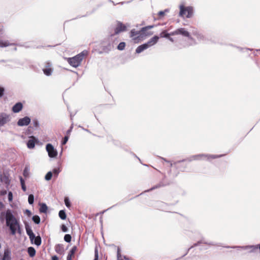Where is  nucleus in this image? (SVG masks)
Instances as JSON below:
<instances>
[{"mask_svg": "<svg viewBox=\"0 0 260 260\" xmlns=\"http://www.w3.org/2000/svg\"><path fill=\"white\" fill-rule=\"evenodd\" d=\"M26 233L29 236V238L30 239V240L31 242H33L34 238H35V235L33 233L31 229H26Z\"/></svg>", "mask_w": 260, "mask_h": 260, "instance_id": "18", "label": "nucleus"}, {"mask_svg": "<svg viewBox=\"0 0 260 260\" xmlns=\"http://www.w3.org/2000/svg\"><path fill=\"white\" fill-rule=\"evenodd\" d=\"M34 125L36 127H38L39 126V123L38 122V121L37 120H35L34 121Z\"/></svg>", "mask_w": 260, "mask_h": 260, "instance_id": "46", "label": "nucleus"}, {"mask_svg": "<svg viewBox=\"0 0 260 260\" xmlns=\"http://www.w3.org/2000/svg\"><path fill=\"white\" fill-rule=\"evenodd\" d=\"M77 248L76 246H73L70 250L67 257V260H72V257L74 256L75 253L77 251Z\"/></svg>", "mask_w": 260, "mask_h": 260, "instance_id": "16", "label": "nucleus"}, {"mask_svg": "<svg viewBox=\"0 0 260 260\" xmlns=\"http://www.w3.org/2000/svg\"><path fill=\"white\" fill-rule=\"evenodd\" d=\"M154 27V25H148L145 27H142L139 31L136 30L135 29H132L131 31V37H134L136 36H138L136 38H134V40H136L139 37H145L149 36L153 34V32L145 33V31L148 30Z\"/></svg>", "mask_w": 260, "mask_h": 260, "instance_id": "2", "label": "nucleus"}, {"mask_svg": "<svg viewBox=\"0 0 260 260\" xmlns=\"http://www.w3.org/2000/svg\"><path fill=\"white\" fill-rule=\"evenodd\" d=\"M179 16L183 18H190L193 14V9L192 7H185L183 4L179 6Z\"/></svg>", "mask_w": 260, "mask_h": 260, "instance_id": "4", "label": "nucleus"}, {"mask_svg": "<svg viewBox=\"0 0 260 260\" xmlns=\"http://www.w3.org/2000/svg\"><path fill=\"white\" fill-rule=\"evenodd\" d=\"M23 175L25 177H27L28 176V172L26 168L23 171Z\"/></svg>", "mask_w": 260, "mask_h": 260, "instance_id": "42", "label": "nucleus"}, {"mask_svg": "<svg viewBox=\"0 0 260 260\" xmlns=\"http://www.w3.org/2000/svg\"><path fill=\"white\" fill-rule=\"evenodd\" d=\"M86 55V52L82 51L77 55L67 58L68 63L72 67L77 68L79 66L84 57Z\"/></svg>", "mask_w": 260, "mask_h": 260, "instance_id": "3", "label": "nucleus"}, {"mask_svg": "<svg viewBox=\"0 0 260 260\" xmlns=\"http://www.w3.org/2000/svg\"><path fill=\"white\" fill-rule=\"evenodd\" d=\"M64 203L66 206L68 208H70L71 207V203L68 198L66 197L64 198Z\"/></svg>", "mask_w": 260, "mask_h": 260, "instance_id": "32", "label": "nucleus"}, {"mask_svg": "<svg viewBox=\"0 0 260 260\" xmlns=\"http://www.w3.org/2000/svg\"><path fill=\"white\" fill-rule=\"evenodd\" d=\"M64 240L67 242H70L71 241V236L69 234H66L64 237Z\"/></svg>", "mask_w": 260, "mask_h": 260, "instance_id": "34", "label": "nucleus"}, {"mask_svg": "<svg viewBox=\"0 0 260 260\" xmlns=\"http://www.w3.org/2000/svg\"><path fill=\"white\" fill-rule=\"evenodd\" d=\"M9 182H10V180H9L8 178V177H6L5 183L6 184H9Z\"/></svg>", "mask_w": 260, "mask_h": 260, "instance_id": "47", "label": "nucleus"}, {"mask_svg": "<svg viewBox=\"0 0 260 260\" xmlns=\"http://www.w3.org/2000/svg\"><path fill=\"white\" fill-rule=\"evenodd\" d=\"M126 27L121 22L118 21L117 23L116 27L114 28V32L113 35L118 34L119 33L126 30ZM111 36H113L112 35Z\"/></svg>", "mask_w": 260, "mask_h": 260, "instance_id": "9", "label": "nucleus"}, {"mask_svg": "<svg viewBox=\"0 0 260 260\" xmlns=\"http://www.w3.org/2000/svg\"><path fill=\"white\" fill-rule=\"evenodd\" d=\"M188 38L189 41H190V45H195L197 44V42L196 40L191 36L190 33L189 32V36H186Z\"/></svg>", "mask_w": 260, "mask_h": 260, "instance_id": "22", "label": "nucleus"}, {"mask_svg": "<svg viewBox=\"0 0 260 260\" xmlns=\"http://www.w3.org/2000/svg\"><path fill=\"white\" fill-rule=\"evenodd\" d=\"M10 45V43L8 41H3L2 40H0V47H7Z\"/></svg>", "mask_w": 260, "mask_h": 260, "instance_id": "24", "label": "nucleus"}, {"mask_svg": "<svg viewBox=\"0 0 260 260\" xmlns=\"http://www.w3.org/2000/svg\"><path fill=\"white\" fill-rule=\"evenodd\" d=\"M159 187V186H153V187H152L151 189H149V190H152L155 188H157Z\"/></svg>", "mask_w": 260, "mask_h": 260, "instance_id": "48", "label": "nucleus"}, {"mask_svg": "<svg viewBox=\"0 0 260 260\" xmlns=\"http://www.w3.org/2000/svg\"><path fill=\"white\" fill-rule=\"evenodd\" d=\"M52 260H58V258L57 256L54 255L52 257Z\"/></svg>", "mask_w": 260, "mask_h": 260, "instance_id": "45", "label": "nucleus"}, {"mask_svg": "<svg viewBox=\"0 0 260 260\" xmlns=\"http://www.w3.org/2000/svg\"><path fill=\"white\" fill-rule=\"evenodd\" d=\"M59 216L61 219H65L66 218V214L64 210H60L59 212Z\"/></svg>", "mask_w": 260, "mask_h": 260, "instance_id": "25", "label": "nucleus"}, {"mask_svg": "<svg viewBox=\"0 0 260 260\" xmlns=\"http://www.w3.org/2000/svg\"><path fill=\"white\" fill-rule=\"evenodd\" d=\"M151 32V31H147V30L145 31V33Z\"/></svg>", "mask_w": 260, "mask_h": 260, "instance_id": "56", "label": "nucleus"}, {"mask_svg": "<svg viewBox=\"0 0 260 260\" xmlns=\"http://www.w3.org/2000/svg\"><path fill=\"white\" fill-rule=\"evenodd\" d=\"M170 166H171V167L172 166V163H170Z\"/></svg>", "mask_w": 260, "mask_h": 260, "instance_id": "57", "label": "nucleus"}, {"mask_svg": "<svg viewBox=\"0 0 260 260\" xmlns=\"http://www.w3.org/2000/svg\"><path fill=\"white\" fill-rule=\"evenodd\" d=\"M158 39L159 37L157 36L153 37L147 43L139 46L136 50V52L137 53L142 52L144 50L155 44L158 42Z\"/></svg>", "mask_w": 260, "mask_h": 260, "instance_id": "5", "label": "nucleus"}, {"mask_svg": "<svg viewBox=\"0 0 260 260\" xmlns=\"http://www.w3.org/2000/svg\"><path fill=\"white\" fill-rule=\"evenodd\" d=\"M73 128V124L70 126V127L69 128V129L67 131V133H66V136H69V137L70 136V134L72 131V129Z\"/></svg>", "mask_w": 260, "mask_h": 260, "instance_id": "40", "label": "nucleus"}, {"mask_svg": "<svg viewBox=\"0 0 260 260\" xmlns=\"http://www.w3.org/2000/svg\"><path fill=\"white\" fill-rule=\"evenodd\" d=\"M10 120L11 116L9 114L5 113H0V127L4 126Z\"/></svg>", "mask_w": 260, "mask_h": 260, "instance_id": "6", "label": "nucleus"}, {"mask_svg": "<svg viewBox=\"0 0 260 260\" xmlns=\"http://www.w3.org/2000/svg\"><path fill=\"white\" fill-rule=\"evenodd\" d=\"M6 193V191H5V192H4V193Z\"/></svg>", "mask_w": 260, "mask_h": 260, "instance_id": "59", "label": "nucleus"}, {"mask_svg": "<svg viewBox=\"0 0 260 260\" xmlns=\"http://www.w3.org/2000/svg\"><path fill=\"white\" fill-rule=\"evenodd\" d=\"M22 104L20 102H18L13 106L12 111L14 113H18L22 109Z\"/></svg>", "mask_w": 260, "mask_h": 260, "instance_id": "13", "label": "nucleus"}, {"mask_svg": "<svg viewBox=\"0 0 260 260\" xmlns=\"http://www.w3.org/2000/svg\"><path fill=\"white\" fill-rule=\"evenodd\" d=\"M162 159L164 160H165V161H167V162H170V161H169L167 160L166 158H162Z\"/></svg>", "mask_w": 260, "mask_h": 260, "instance_id": "54", "label": "nucleus"}, {"mask_svg": "<svg viewBox=\"0 0 260 260\" xmlns=\"http://www.w3.org/2000/svg\"><path fill=\"white\" fill-rule=\"evenodd\" d=\"M167 38L169 39V40L170 41H171V42H174V40L172 38H171L170 36H169V37H168Z\"/></svg>", "mask_w": 260, "mask_h": 260, "instance_id": "50", "label": "nucleus"}, {"mask_svg": "<svg viewBox=\"0 0 260 260\" xmlns=\"http://www.w3.org/2000/svg\"><path fill=\"white\" fill-rule=\"evenodd\" d=\"M34 201V195L31 194L28 196V202L29 204H32Z\"/></svg>", "mask_w": 260, "mask_h": 260, "instance_id": "30", "label": "nucleus"}, {"mask_svg": "<svg viewBox=\"0 0 260 260\" xmlns=\"http://www.w3.org/2000/svg\"><path fill=\"white\" fill-rule=\"evenodd\" d=\"M30 122V118L27 116H25L22 118H20L17 122V125L20 126L28 125Z\"/></svg>", "mask_w": 260, "mask_h": 260, "instance_id": "10", "label": "nucleus"}, {"mask_svg": "<svg viewBox=\"0 0 260 260\" xmlns=\"http://www.w3.org/2000/svg\"><path fill=\"white\" fill-rule=\"evenodd\" d=\"M61 228H67L66 225H64V224H62L61 226Z\"/></svg>", "mask_w": 260, "mask_h": 260, "instance_id": "55", "label": "nucleus"}, {"mask_svg": "<svg viewBox=\"0 0 260 260\" xmlns=\"http://www.w3.org/2000/svg\"><path fill=\"white\" fill-rule=\"evenodd\" d=\"M69 138V136H64V137L63 138V139L62 141V145H64L66 144V143L68 141Z\"/></svg>", "mask_w": 260, "mask_h": 260, "instance_id": "37", "label": "nucleus"}, {"mask_svg": "<svg viewBox=\"0 0 260 260\" xmlns=\"http://www.w3.org/2000/svg\"><path fill=\"white\" fill-rule=\"evenodd\" d=\"M13 199V194L11 191L9 192L8 193V200L9 202H11Z\"/></svg>", "mask_w": 260, "mask_h": 260, "instance_id": "41", "label": "nucleus"}, {"mask_svg": "<svg viewBox=\"0 0 260 260\" xmlns=\"http://www.w3.org/2000/svg\"><path fill=\"white\" fill-rule=\"evenodd\" d=\"M60 171H59V169H54L53 170V173L54 174V175L55 176H56V177L58 176L59 173Z\"/></svg>", "mask_w": 260, "mask_h": 260, "instance_id": "39", "label": "nucleus"}, {"mask_svg": "<svg viewBox=\"0 0 260 260\" xmlns=\"http://www.w3.org/2000/svg\"><path fill=\"white\" fill-rule=\"evenodd\" d=\"M99 255H98V248L97 246L95 247L94 248V260H98Z\"/></svg>", "mask_w": 260, "mask_h": 260, "instance_id": "33", "label": "nucleus"}, {"mask_svg": "<svg viewBox=\"0 0 260 260\" xmlns=\"http://www.w3.org/2000/svg\"><path fill=\"white\" fill-rule=\"evenodd\" d=\"M26 212L27 213L28 216H30L31 215V212L29 210H26Z\"/></svg>", "mask_w": 260, "mask_h": 260, "instance_id": "51", "label": "nucleus"}, {"mask_svg": "<svg viewBox=\"0 0 260 260\" xmlns=\"http://www.w3.org/2000/svg\"><path fill=\"white\" fill-rule=\"evenodd\" d=\"M5 89L4 87H0V98H2L4 94Z\"/></svg>", "mask_w": 260, "mask_h": 260, "instance_id": "43", "label": "nucleus"}, {"mask_svg": "<svg viewBox=\"0 0 260 260\" xmlns=\"http://www.w3.org/2000/svg\"><path fill=\"white\" fill-rule=\"evenodd\" d=\"M125 46V43L124 42H121L118 44L117 46V49L119 50H123L124 49Z\"/></svg>", "mask_w": 260, "mask_h": 260, "instance_id": "29", "label": "nucleus"}, {"mask_svg": "<svg viewBox=\"0 0 260 260\" xmlns=\"http://www.w3.org/2000/svg\"><path fill=\"white\" fill-rule=\"evenodd\" d=\"M170 36H171V33H167L166 30H164L160 34V37L161 38H168Z\"/></svg>", "mask_w": 260, "mask_h": 260, "instance_id": "26", "label": "nucleus"}, {"mask_svg": "<svg viewBox=\"0 0 260 260\" xmlns=\"http://www.w3.org/2000/svg\"><path fill=\"white\" fill-rule=\"evenodd\" d=\"M19 179H20V183H21V187H22V189L24 191H25L26 190V186L25 185V181L22 178V177L21 176H20L19 177Z\"/></svg>", "mask_w": 260, "mask_h": 260, "instance_id": "23", "label": "nucleus"}, {"mask_svg": "<svg viewBox=\"0 0 260 260\" xmlns=\"http://www.w3.org/2000/svg\"><path fill=\"white\" fill-rule=\"evenodd\" d=\"M189 32L187 31L185 28H179L171 32V35L175 36L180 35L183 37H186V36H189Z\"/></svg>", "mask_w": 260, "mask_h": 260, "instance_id": "7", "label": "nucleus"}, {"mask_svg": "<svg viewBox=\"0 0 260 260\" xmlns=\"http://www.w3.org/2000/svg\"><path fill=\"white\" fill-rule=\"evenodd\" d=\"M6 193V191H5V192H4V193Z\"/></svg>", "mask_w": 260, "mask_h": 260, "instance_id": "58", "label": "nucleus"}, {"mask_svg": "<svg viewBox=\"0 0 260 260\" xmlns=\"http://www.w3.org/2000/svg\"><path fill=\"white\" fill-rule=\"evenodd\" d=\"M111 48L110 47V45H108V47L104 48L103 50L105 52H108L111 50Z\"/></svg>", "mask_w": 260, "mask_h": 260, "instance_id": "44", "label": "nucleus"}, {"mask_svg": "<svg viewBox=\"0 0 260 260\" xmlns=\"http://www.w3.org/2000/svg\"><path fill=\"white\" fill-rule=\"evenodd\" d=\"M41 238L39 236L37 237L35 236L33 242H32L37 246H40L41 244Z\"/></svg>", "mask_w": 260, "mask_h": 260, "instance_id": "21", "label": "nucleus"}, {"mask_svg": "<svg viewBox=\"0 0 260 260\" xmlns=\"http://www.w3.org/2000/svg\"><path fill=\"white\" fill-rule=\"evenodd\" d=\"M10 230H11V234L12 235H14L15 234L17 230H18V232H20V229H10Z\"/></svg>", "mask_w": 260, "mask_h": 260, "instance_id": "36", "label": "nucleus"}, {"mask_svg": "<svg viewBox=\"0 0 260 260\" xmlns=\"http://www.w3.org/2000/svg\"><path fill=\"white\" fill-rule=\"evenodd\" d=\"M168 12V10L166 9L165 11H161L158 13V15L160 18H162L165 16V13Z\"/></svg>", "mask_w": 260, "mask_h": 260, "instance_id": "35", "label": "nucleus"}, {"mask_svg": "<svg viewBox=\"0 0 260 260\" xmlns=\"http://www.w3.org/2000/svg\"><path fill=\"white\" fill-rule=\"evenodd\" d=\"M224 155H211L209 156V158H211L212 159H215L217 158H219L220 157H221L222 156H224Z\"/></svg>", "mask_w": 260, "mask_h": 260, "instance_id": "38", "label": "nucleus"}, {"mask_svg": "<svg viewBox=\"0 0 260 260\" xmlns=\"http://www.w3.org/2000/svg\"><path fill=\"white\" fill-rule=\"evenodd\" d=\"M62 229V232H67L68 231V229Z\"/></svg>", "mask_w": 260, "mask_h": 260, "instance_id": "53", "label": "nucleus"}, {"mask_svg": "<svg viewBox=\"0 0 260 260\" xmlns=\"http://www.w3.org/2000/svg\"><path fill=\"white\" fill-rule=\"evenodd\" d=\"M198 245V243H195L192 246H191V247H190L188 249V251L191 249L192 247H193V246H197V245Z\"/></svg>", "mask_w": 260, "mask_h": 260, "instance_id": "52", "label": "nucleus"}, {"mask_svg": "<svg viewBox=\"0 0 260 260\" xmlns=\"http://www.w3.org/2000/svg\"><path fill=\"white\" fill-rule=\"evenodd\" d=\"M40 208L39 209L40 212L46 213L47 209H48V207L46 205V204L45 203H40Z\"/></svg>", "mask_w": 260, "mask_h": 260, "instance_id": "19", "label": "nucleus"}, {"mask_svg": "<svg viewBox=\"0 0 260 260\" xmlns=\"http://www.w3.org/2000/svg\"><path fill=\"white\" fill-rule=\"evenodd\" d=\"M11 259V251L8 248H5L4 250V255L1 260H10Z\"/></svg>", "mask_w": 260, "mask_h": 260, "instance_id": "15", "label": "nucleus"}, {"mask_svg": "<svg viewBox=\"0 0 260 260\" xmlns=\"http://www.w3.org/2000/svg\"><path fill=\"white\" fill-rule=\"evenodd\" d=\"M5 219L6 224L9 228H19L18 221L11 210L8 209L6 211Z\"/></svg>", "mask_w": 260, "mask_h": 260, "instance_id": "1", "label": "nucleus"}, {"mask_svg": "<svg viewBox=\"0 0 260 260\" xmlns=\"http://www.w3.org/2000/svg\"><path fill=\"white\" fill-rule=\"evenodd\" d=\"M30 139L27 142V146L29 149H33L35 146V143L38 142V140L34 137L31 136Z\"/></svg>", "mask_w": 260, "mask_h": 260, "instance_id": "12", "label": "nucleus"}, {"mask_svg": "<svg viewBox=\"0 0 260 260\" xmlns=\"http://www.w3.org/2000/svg\"><path fill=\"white\" fill-rule=\"evenodd\" d=\"M32 220L34 222L37 224H38L40 222V217L38 215H34L32 218Z\"/></svg>", "mask_w": 260, "mask_h": 260, "instance_id": "28", "label": "nucleus"}, {"mask_svg": "<svg viewBox=\"0 0 260 260\" xmlns=\"http://www.w3.org/2000/svg\"><path fill=\"white\" fill-rule=\"evenodd\" d=\"M185 159H184V160H179V161H176V162H175V164H177L180 163V162H182V161H185Z\"/></svg>", "mask_w": 260, "mask_h": 260, "instance_id": "49", "label": "nucleus"}, {"mask_svg": "<svg viewBox=\"0 0 260 260\" xmlns=\"http://www.w3.org/2000/svg\"><path fill=\"white\" fill-rule=\"evenodd\" d=\"M27 252L30 257H34L36 254V250L32 247H29L27 249Z\"/></svg>", "mask_w": 260, "mask_h": 260, "instance_id": "20", "label": "nucleus"}, {"mask_svg": "<svg viewBox=\"0 0 260 260\" xmlns=\"http://www.w3.org/2000/svg\"><path fill=\"white\" fill-rule=\"evenodd\" d=\"M45 67L46 68L43 69V73L46 76H50L53 72V69L51 68V63L49 62H46Z\"/></svg>", "mask_w": 260, "mask_h": 260, "instance_id": "11", "label": "nucleus"}, {"mask_svg": "<svg viewBox=\"0 0 260 260\" xmlns=\"http://www.w3.org/2000/svg\"><path fill=\"white\" fill-rule=\"evenodd\" d=\"M191 34L195 36L197 39L199 41L204 40L205 37L197 29L192 30L191 32Z\"/></svg>", "mask_w": 260, "mask_h": 260, "instance_id": "14", "label": "nucleus"}, {"mask_svg": "<svg viewBox=\"0 0 260 260\" xmlns=\"http://www.w3.org/2000/svg\"><path fill=\"white\" fill-rule=\"evenodd\" d=\"M117 260H123L122 259V255L121 254L120 248L119 247H117Z\"/></svg>", "mask_w": 260, "mask_h": 260, "instance_id": "27", "label": "nucleus"}, {"mask_svg": "<svg viewBox=\"0 0 260 260\" xmlns=\"http://www.w3.org/2000/svg\"><path fill=\"white\" fill-rule=\"evenodd\" d=\"M46 150L48 153V155L50 157H55L57 155V152L54 149L53 146L51 144H47L46 145Z\"/></svg>", "mask_w": 260, "mask_h": 260, "instance_id": "8", "label": "nucleus"}, {"mask_svg": "<svg viewBox=\"0 0 260 260\" xmlns=\"http://www.w3.org/2000/svg\"><path fill=\"white\" fill-rule=\"evenodd\" d=\"M55 250L56 252L60 255L63 254L64 252V249L62 245L57 244L55 247Z\"/></svg>", "mask_w": 260, "mask_h": 260, "instance_id": "17", "label": "nucleus"}, {"mask_svg": "<svg viewBox=\"0 0 260 260\" xmlns=\"http://www.w3.org/2000/svg\"><path fill=\"white\" fill-rule=\"evenodd\" d=\"M52 177V173L51 172H48L45 175V178L46 180H50Z\"/></svg>", "mask_w": 260, "mask_h": 260, "instance_id": "31", "label": "nucleus"}]
</instances>
